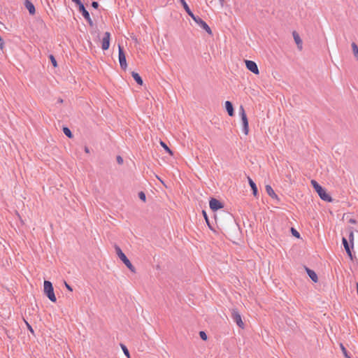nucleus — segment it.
Masks as SVG:
<instances>
[{
    "instance_id": "40",
    "label": "nucleus",
    "mask_w": 358,
    "mask_h": 358,
    "mask_svg": "<svg viewBox=\"0 0 358 358\" xmlns=\"http://www.w3.org/2000/svg\"><path fill=\"white\" fill-rule=\"evenodd\" d=\"M348 358H351V357H348Z\"/></svg>"
},
{
    "instance_id": "9",
    "label": "nucleus",
    "mask_w": 358,
    "mask_h": 358,
    "mask_svg": "<svg viewBox=\"0 0 358 358\" xmlns=\"http://www.w3.org/2000/svg\"><path fill=\"white\" fill-rule=\"evenodd\" d=\"M245 65H246L247 69L249 71H250L251 72H252L255 75H258L259 74V69H258V66H257V64L255 62L251 61V60H246L245 61Z\"/></svg>"
},
{
    "instance_id": "14",
    "label": "nucleus",
    "mask_w": 358,
    "mask_h": 358,
    "mask_svg": "<svg viewBox=\"0 0 358 358\" xmlns=\"http://www.w3.org/2000/svg\"><path fill=\"white\" fill-rule=\"evenodd\" d=\"M24 6L26 8L29 10V13L33 15L35 13V7L34 4L29 0H26L24 2Z\"/></svg>"
},
{
    "instance_id": "34",
    "label": "nucleus",
    "mask_w": 358,
    "mask_h": 358,
    "mask_svg": "<svg viewBox=\"0 0 358 358\" xmlns=\"http://www.w3.org/2000/svg\"><path fill=\"white\" fill-rule=\"evenodd\" d=\"M92 6L94 8H98V6H99V3H98V2H96V1H93V2L92 3Z\"/></svg>"
},
{
    "instance_id": "16",
    "label": "nucleus",
    "mask_w": 358,
    "mask_h": 358,
    "mask_svg": "<svg viewBox=\"0 0 358 358\" xmlns=\"http://www.w3.org/2000/svg\"><path fill=\"white\" fill-rule=\"evenodd\" d=\"M225 108L229 116H233L234 114L233 105L231 101H225Z\"/></svg>"
},
{
    "instance_id": "30",
    "label": "nucleus",
    "mask_w": 358,
    "mask_h": 358,
    "mask_svg": "<svg viewBox=\"0 0 358 358\" xmlns=\"http://www.w3.org/2000/svg\"><path fill=\"white\" fill-rule=\"evenodd\" d=\"M341 350H342L345 357L346 358L350 357V356H348V355L347 353V350H346L345 348L343 345V344H341Z\"/></svg>"
},
{
    "instance_id": "24",
    "label": "nucleus",
    "mask_w": 358,
    "mask_h": 358,
    "mask_svg": "<svg viewBox=\"0 0 358 358\" xmlns=\"http://www.w3.org/2000/svg\"><path fill=\"white\" fill-rule=\"evenodd\" d=\"M120 346H121V348H122L124 354L127 356V357L130 358L129 352L127 348L126 347V345H124V344H120Z\"/></svg>"
},
{
    "instance_id": "3",
    "label": "nucleus",
    "mask_w": 358,
    "mask_h": 358,
    "mask_svg": "<svg viewBox=\"0 0 358 358\" xmlns=\"http://www.w3.org/2000/svg\"><path fill=\"white\" fill-rule=\"evenodd\" d=\"M43 286L44 293L46 294L48 298L52 302H55L57 301V299L54 293V289L52 282L48 280H45Z\"/></svg>"
},
{
    "instance_id": "29",
    "label": "nucleus",
    "mask_w": 358,
    "mask_h": 358,
    "mask_svg": "<svg viewBox=\"0 0 358 358\" xmlns=\"http://www.w3.org/2000/svg\"><path fill=\"white\" fill-rule=\"evenodd\" d=\"M291 231H292V233L293 236H294L296 238H299L300 237L299 233L295 229L292 228Z\"/></svg>"
},
{
    "instance_id": "39",
    "label": "nucleus",
    "mask_w": 358,
    "mask_h": 358,
    "mask_svg": "<svg viewBox=\"0 0 358 358\" xmlns=\"http://www.w3.org/2000/svg\"><path fill=\"white\" fill-rule=\"evenodd\" d=\"M224 1V0H219V1L220 2V3H221L222 5L223 4Z\"/></svg>"
},
{
    "instance_id": "18",
    "label": "nucleus",
    "mask_w": 358,
    "mask_h": 358,
    "mask_svg": "<svg viewBox=\"0 0 358 358\" xmlns=\"http://www.w3.org/2000/svg\"><path fill=\"white\" fill-rule=\"evenodd\" d=\"M181 4L182 5L184 9L185 10V11L187 12V13L191 17H193V16H194V13L192 12V10H190L189 6L187 5V3H186V1L185 0H180Z\"/></svg>"
},
{
    "instance_id": "4",
    "label": "nucleus",
    "mask_w": 358,
    "mask_h": 358,
    "mask_svg": "<svg viewBox=\"0 0 358 358\" xmlns=\"http://www.w3.org/2000/svg\"><path fill=\"white\" fill-rule=\"evenodd\" d=\"M239 113L241 118V122L243 124V132L248 135L249 132V127H248V120L246 115V113L245 112L244 108L243 106H240L239 108Z\"/></svg>"
},
{
    "instance_id": "36",
    "label": "nucleus",
    "mask_w": 358,
    "mask_h": 358,
    "mask_svg": "<svg viewBox=\"0 0 358 358\" xmlns=\"http://www.w3.org/2000/svg\"><path fill=\"white\" fill-rule=\"evenodd\" d=\"M349 222L352 223V224H355L356 223V220L355 219H350L349 220Z\"/></svg>"
},
{
    "instance_id": "11",
    "label": "nucleus",
    "mask_w": 358,
    "mask_h": 358,
    "mask_svg": "<svg viewBox=\"0 0 358 358\" xmlns=\"http://www.w3.org/2000/svg\"><path fill=\"white\" fill-rule=\"evenodd\" d=\"M110 37V33L108 31L105 32L104 36L102 38V44H101V48L103 50H106L109 48Z\"/></svg>"
},
{
    "instance_id": "28",
    "label": "nucleus",
    "mask_w": 358,
    "mask_h": 358,
    "mask_svg": "<svg viewBox=\"0 0 358 358\" xmlns=\"http://www.w3.org/2000/svg\"><path fill=\"white\" fill-rule=\"evenodd\" d=\"M199 335L202 340L206 341L207 339V335L204 331H200Z\"/></svg>"
},
{
    "instance_id": "31",
    "label": "nucleus",
    "mask_w": 358,
    "mask_h": 358,
    "mask_svg": "<svg viewBox=\"0 0 358 358\" xmlns=\"http://www.w3.org/2000/svg\"><path fill=\"white\" fill-rule=\"evenodd\" d=\"M139 198L143 201H145V194L143 192H141L139 193Z\"/></svg>"
},
{
    "instance_id": "6",
    "label": "nucleus",
    "mask_w": 358,
    "mask_h": 358,
    "mask_svg": "<svg viewBox=\"0 0 358 358\" xmlns=\"http://www.w3.org/2000/svg\"><path fill=\"white\" fill-rule=\"evenodd\" d=\"M118 59H119L120 67L122 69H126L127 67L126 56H125V54L120 45H119Z\"/></svg>"
},
{
    "instance_id": "2",
    "label": "nucleus",
    "mask_w": 358,
    "mask_h": 358,
    "mask_svg": "<svg viewBox=\"0 0 358 358\" xmlns=\"http://www.w3.org/2000/svg\"><path fill=\"white\" fill-rule=\"evenodd\" d=\"M115 251L116 254L118 256V257L123 262V263L126 265V266L133 273L136 272V269L134 266L132 265L131 262L129 260V259L127 257V256L124 255V253L122 251L121 248L116 245L115 246Z\"/></svg>"
},
{
    "instance_id": "12",
    "label": "nucleus",
    "mask_w": 358,
    "mask_h": 358,
    "mask_svg": "<svg viewBox=\"0 0 358 358\" xmlns=\"http://www.w3.org/2000/svg\"><path fill=\"white\" fill-rule=\"evenodd\" d=\"M342 243H343V245L344 246V248L346 251V253L348 254V257H350V259L351 260H353V255H352V251H351V246L350 245V243H348V240L345 237H343L342 238Z\"/></svg>"
},
{
    "instance_id": "38",
    "label": "nucleus",
    "mask_w": 358,
    "mask_h": 358,
    "mask_svg": "<svg viewBox=\"0 0 358 358\" xmlns=\"http://www.w3.org/2000/svg\"><path fill=\"white\" fill-rule=\"evenodd\" d=\"M27 325H28V328H29V329L31 332H33L34 331H33V329H32L31 327L29 324H27Z\"/></svg>"
},
{
    "instance_id": "32",
    "label": "nucleus",
    "mask_w": 358,
    "mask_h": 358,
    "mask_svg": "<svg viewBox=\"0 0 358 358\" xmlns=\"http://www.w3.org/2000/svg\"><path fill=\"white\" fill-rule=\"evenodd\" d=\"M117 162L119 164H122L123 163V159L120 156H117Z\"/></svg>"
},
{
    "instance_id": "26",
    "label": "nucleus",
    "mask_w": 358,
    "mask_h": 358,
    "mask_svg": "<svg viewBox=\"0 0 358 358\" xmlns=\"http://www.w3.org/2000/svg\"><path fill=\"white\" fill-rule=\"evenodd\" d=\"M202 213H203V217H204V219L206 220V224H208V226L209 227L210 229H212V227H211V226H210V224L209 223V220H208V217L206 212L205 210H203Z\"/></svg>"
},
{
    "instance_id": "17",
    "label": "nucleus",
    "mask_w": 358,
    "mask_h": 358,
    "mask_svg": "<svg viewBox=\"0 0 358 358\" xmlns=\"http://www.w3.org/2000/svg\"><path fill=\"white\" fill-rule=\"evenodd\" d=\"M293 37H294V41L296 42L299 49L301 50L302 49V40L301 39L299 35L296 31H294Z\"/></svg>"
},
{
    "instance_id": "22",
    "label": "nucleus",
    "mask_w": 358,
    "mask_h": 358,
    "mask_svg": "<svg viewBox=\"0 0 358 358\" xmlns=\"http://www.w3.org/2000/svg\"><path fill=\"white\" fill-rule=\"evenodd\" d=\"M348 239L351 244V248H353V247H354V232L352 229H350Z\"/></svg>"
},
{
    "instance_id": "5",
    "label": "nucleus",
    "mask_w": 358,
    "mask_h": 358,
    "mask_svg": "<svg viewBox=\"0 0 358 358\" xmlns=\"http://www.w3.org/2000/svg\"><path fill=\"white\" fill-rule=\"evenodd\" d=\"M192 19L203 29H204L210 35L212 34V31L210 27L201 18L198 16H193Z\"/></svg>"
},
{
    "instance_id": "1",
    "label": "nucleus",
    "mask_w": 358,
    "mask_h": 358,
    "mask_svg": "<svg viewBox=\"0 0 358 358\" xmlns=\"http://www.w3.org/2000/svg\"><path fill=\"white\" fill-rule=\"evenodd\" d=\"M310 182L322 200L327 202H331L333 201L331 196L326 192L325 189H323L316 180H312Z\"/></svg>"
},
{
    "instance_id": "7",
    "label": "nucleus",
    "mask_w": 358,
    "mask_h": 358,
    "mask_svg": "<svg viewBox=\"0 0 358 358\" xmlns=\"http://www.w3.org/2000/svg\"><path fill=\"white\" fill-rule=\"evenodd\" d=\"M232 319L240 328H244V323L242 320L241 315L236 310H233L232 311Z\"/></svg>"
},
{
    "instance_id": "35",
    "label": "nucleus",
    "mask_w": 358,
    "mask_h": 358,
    "mask_svg": "<svg viewBox=\"0 0 358 358\" xmlns=\"http://www.w3.org/2000/svg\"><path fill=\"white\" fill-rule=\"evenodd\" d=\"M73 2L76 3L77 5H79L80 3H81L82 2L80 1V0H72Z\"/></svg>"
},
{
    "instance_id": "15",
    "label": "nucleus",
    "mask_w": 358,
    "mask_h": 358,
    "mask_svg": "<svg viewBox=\"0 0 358 358\" xmlns=\"http://www.w3.org/2000/svg\"><path fill=\"white\" fill-rule=\"evenodd\" d=\"M306 272H307V274L308 275V276L310 277V278L314 282H317V275L316 274V273L308 268H306Z\"/></svg>"
},
{
    "instance_id": "33",
    "label": "nucleus",
    "mask_w": 358,
    "mask_h": 358,
    "mask_svg": "<svg viewBox=\"0 0 358 358\" xmlns=\"http://www.w3.org/2000/svg\"><path fill=\"white\" fill-rule=\"evenodd\" d=\"M64 285L68 290H69L70 292L73 291L72 287L66 282H64Z\"/></svg>"
},
{
    "instance_id": "20",
    "label": "nucleus",
    "mask_w": 358,
    "mask_h": 358,
    "mask_svg": "<svg viewBox=\"0 0 358 358\" xmlns=\"http://www.w3.org/2000/svg\"><path fill=\"white\" fill-rule=\"evenodd\" d=\"M132 75V77L134 78V80L140 85H143V80L141 78V77L139 76V74L138 73H136V72H132L131 73Z\"/></svg>"
},
{
    "instance_id": "10",
    "label": "nucleus",
    "mask_w": 358,
    "mask_h": 358,
    "mask_svg": "<svg viewBox=\"0 0 358 358\" xmlns=\"http://www.w3.org/2000/svg\"><path fill=\"white\" fill-rule=\"evenodd\" d=\"M209 206H210V209L214 211L217 210L218 209H220L223 207V205L222 204V203L219 200L214 199V198H212L210 200Z\"/></svg>"
},
{
    "instance_id": "19",
    "label": "nucleus",
    "mask_w": 358,
    "mask_h": 358,
    "mask_svg": "<svg viewBox=\"0 0 358 358\" xmlns=\"http://www.w3.org/2000/svg\"><path fill=\"white\" fill-rule=\"evenodd\" d=\"M248 182H249V185L252 190V193H253L254 196H257V185L255 183V182L250 177H248Z\"/></svg>"
},
{
    "instance_id": "27",
    "label": "nucleus",
    "mask_w": 358,
    "mask_h": 358,
    "mask_svg": "<svg viewBox=\"0 0 358 358\" xmlns=\"http://www.w3.org/2000/svg\"><path fill=\"white\" fill-rule=\"evenodd\" d=\"M50 59L51 63L53 65V66L57 67V61H56L55 57L52 55H50Z\"/></svg>"
},
{
    "instance_id": "37",
    "label": "nucleus",
    "mask_w": 358,
    "mask_h": 358,
    "mask_svg": "<svg viewBox=\"0 0 358 358\" xmlns=\"http://www.w3.org/2000/svg\"><path fill=\"white\" fill-rule=\"evenodd\" d=\"M85 152L86 153H89V152H90V150H89V148H88L87 147H85Z\"/></svg>"
},
{
    "instance_id": "21",
    "label": "nucleus",
    "mask_w": 358,
    "mask_h": 358,
    "mask_svg": "<svg viewBox=\"0 0 358 358\" xmlns=\"http://www.w3.org/2000/svg\"><path fill=\"white\" fill-rule=\"evenodd\" d=\"M352 50L353 55L357 60H358V46L355 43H352Z\"/></svg>"
},
{
    "instance_id": "23",
    "label": "nucleus",
    "mask_w": 358,
    "mask_h": 358,
    "mask_svg": "<svg viewBox=\"0 0 358 358\" xmlns=\"http://www.w3.org/2000/svg\"><path fill=\"white\" fill-rule=\"evenodd\" d=\"M160 145L164 150L171 155H173V152L170 150V148L167 146V145L162 141H160Z\"/></svg>"
},
{
    "instance_id": "25",
    "label": "nucleus",
    "mask_w": 358,
    "mask_h": 358,
    "mask_svg": "<svg viewBox=\"0 0 358 358\" xmlns=\"http://www.w3.org/2000/svg\"><path fill=\"white\" fill-rule=\"evenodd\" d=\"M64 134L69 138H72L73 135L71 130L68 127L63 128Z\"/></svg>"
},
{
    "instance_id": "13",
    "label": "nucleus",
    "mask_w": 358,
    "mask_h": 358,
    "mask_svg": "<svg viewBox=\"0 0 358 358\" xmlns=\"http://www.w3.org/2000/svg\"><path fill=\"white\" fill-rule=\"evenodd\" d=\"M266 193L273 199H275L276 200H279V198L278 196V195L275 193L274 190L273 189V188L271 187V185H266Z\"/></svg>"
},
{
    "instance_id": "8",
    "label": "nucleus",
    "mask_w": 358,
    "mask_h": 358,
    "mask_svg": "<svg viewBox=\"0 0 358 358\" xmlns=\"http://www.w3.org/2000/svg\"><path fill=\"white\" fill-rule=\"evenodd\" d=\"M78 6L79 10L82 13L84 18L88 22L90 25L93 24L92 20L90 17L89 12L85 9V6L83 3H80Z\"/></svg>"
}]
</instances>
